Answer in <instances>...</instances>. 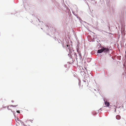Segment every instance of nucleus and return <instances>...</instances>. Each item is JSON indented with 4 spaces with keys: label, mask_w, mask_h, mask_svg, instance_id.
I'll return each instance as SVG.
<instances>
[{
    "label": "nucleus",
    "mask_w": 126,
    "mask_h": 126,
    "mask_svg": "<svg viewBox=\"0 0 126 126\" xmlns=\"http://www.w3.org/2000/svg\"><path fill=\"white\" fill-rule=\"evenodd\" d=\"M103 52H104L107 53L108 52L109 50V49L108 48H105L103 47Z\"/></svg>",
    "instance_id": "f257e3e1"
},
{
    "label": "nucleus",
    "mask_w": 126,
    "mask_h": 126,
    "mask_svg": "<svg viewBox=\"0 0 126 126\" xmlns=\"http://www.w3.org/2000/svg\"><path fill=\"white\" fill-rule=\"evenodd\" d=\"M104 103L105 105L107 107H108L109 106L110 104L109 102L105 101V100H104Z\"/></svg>",
    "instance_id": "f03ea898"
},
{
    "label": "nucleus",
    "mask_w": 126,
    "mask_h": 126,
    "mask_svg": "<svg viewBox=\"0 0 126 126\" xmlns=\"http://www.w3.org/2000/svg\"><path fill=\"white\" fill-rule=\"evenodd\" d=\"M103 51V47L102 48V49H99L97 51V53H102Z\"/></svg>",
    "instance_id": "7ed1b4c3"
},
{
    "label": "nucleus",
    "mask_w": 126,
    "mask_h": 126,
    "mask_svg": "<svg viewBox=\"0 0 126 126\" xmlns=\"http://www.w3.org/2000/svg\"><path fill=\"white\" fill-rule=\"evenodd\" d=\"M116 118L117 119L119 120L121 119V116L119 115H116Z\"/></svg>",
    "instance_id": "20e7f679"
},
{
    "label": "nucleus",
    "mask_w": 126,
    "mask_h": 126,
    "mask_svg": "<svg viewBox=\"0 0 126 126\" xmlns=\"http://www.w3.org/2000/svg\"><path fill=\"white\" fill-rule=\"evenodd\" d=\"M98 112H99V110H98L97 111V112H96L95 111L93 112H92V114L94 115H96V114H97V113H98Z\"/></svg>",
    "instance_id": "39448f33"
},
{
    "label": "nucleus",
    "mask_w": 126,
    "mask_h": 126,
    "mask_svg": "<svg viewBox=\"0 0 126 126\" xmlns=\"http://www.w3.org/2000/svg\"><path fill=\"white\" fill-rule=\"evenodd\" d=\"M87 79H85V80H84V79H82V81H83L84 82H87V83L88 84V85H87V86H88V81L87 80Z\"/></svg>",
    "instance_id": "423d86ee"
},
{
    "label": "nucleus",
    "mask_w": 126,
    "mask_h": 126,
    "mask_svg": "<svg viewBox=\"0 0 126 126\" xmlns=\"http://www.w3.org/2000/svg\"><path fill=\"white\" fill-rule=\"evenodd\" d=\"M79 80V87H80V86L81 84V81L80 79H78Z\"/></svg>",
    "instance_id": "0eeeda50"
},
{
    "label": "nucleus",
    "mask_w": 126,
    "mask_h": 126,
    "mask_svg": "<svg viewBox=\"0 0 126 126\" xmlns=\"http://www.w3.org/2000/svg\"><path fill=\"white\" fill-rule=\"evenodd\" d=\"M78 53L79 54V57L80 58H81L82 57L81 55V53L80 52H78Z\"/></svg>",
    "instance_id": "6e6552de"
},
{
    "label": "nucleus",
    "mask_w": 126,
    "mask_h": 126,
    "mask_svg": "<svg viewBox=\"0 0 126 126\" xmlns=\"http://www.w3.org/2000/svg\"><path fill=\"white\" fill-rule=\"evenodd\" d=\"M11 106H12V107H15L18 106V105H11Z\"/></svg>",
    "instance_id": "1a4fd4ad"
},
{
    "label": "nucleus",
    "mask_w": 126,
    "mask_h": 126,
    "mask_svg": "<svg viewBox=\"0 0 126 126\" xmlns=\"http://www.w3.org/2000/svg\"><path fill=\"white\" fill-rule=\"evenodd\" d=\"M69 47H70V46H69L68 45H67V48L69 50H70V48H69Z\"/></svg>",
    "instance_id": "9d476101"
},
{
    "label": "nucleus",
    "mask_w": 126,
    "mask_h": 126,
    "mask_svg": "<svg viewBox=\"0 0 126 126\" xmlns=\"http://www.w3.org/2000/svg\"><path fill=\"white\" fill-rule=\"evenodd\" d=\"M74 55L76 56V60H77L78 58H77L76 57L77 54H76V53H75L74 54Z\"/></svg>",
    "instance_id": "9b49d317"
},
{
    "label": "nucleus",
    "mask_w": 126,
    "mask_h": 126,
    "mask_svg": "<svg viewBox=\"0 0 126 126\" xmlns=\"http://www.w3.org/2000/svg\"><path fill=\"white\" fill-rule=\"evenodd\" d=\"M16 112L17 113H20V110H16Z\"/></svg>",
    "instance_id": "f8f14e48"
},
{
    "label": "nucleus",
    "mask_w": 126,
    "mask_h": 126,
    "mask_svg": "<svg viewBox=\"0 0 126 126\" xmlns=\"http://www.w3.org/2000/svg\"><path fill=\"white\" fill-rule=\"evenodd\" d=\"M13 114L14 115V116L15 117V113L16 112L14 111H13Z\"/></svg>",
    "instance_id": "ddd939ff"
},
{
    "label": "nucleus",
    "mask_w": 126,
    "mask_h": 126,
    "mask_svg": "<svg viewBox=\"0 0 126 126\" xmlns=\"http://www.w3.org/2000/svg\"><path fill=\"white\" fill-rule=\"evenodd\" d=\"M17 120L18 121H21V120H19V118H17Z\"/></svg>",
    "instance_id": "4468645a"
},
{
    "label": "nucleus",
    "mask_w": 126,
    "mask_h": 126,
    "mask_svg": "<svg viewBox=\"0 0 126 126\" xmlns=\"http://www.w3.org/2000/svg\"><path fill=\"white\" fill-rule=\"evenodd\" d=\"M121 107V106H119V107H118L117 106V108H120Z\"/></svg>",
    "instance_id": "2eb2a0df"
},
{
    "label": "nucleus",
    "mask_w": 126,
    "mask_h": 126,
    "mask_svg": "<svg viewBox=\"0 0 126 126\" xmlns=\"http://www.w3.org/2000/svg\"><path fill=\"white\" fill-rule=\"evenodd\" d=\"M11 102H14V100H12Z\"/></svg>",
    "instance_id": "dca6fc26"
},
{
    "label": "nucleus",
    "mask_w": 126,
    "mask_h": 126,
    "mask_svg": "<svg viewBox=\"0 0 126 126\" xmlns=\"http://www.w3.org/2000/svg\"><path fill=\"white\" fill-rule=\"evenodd\" d=\"M8 110H11V109H9V108H8Z\"/></svg>",
    "instance_id": "f3484780"
},
{
    "label": "nucleus",
    "mask_w": 126,
    "mask_h": 126,
    "mask_svg": "<svg viewBox=\"0 0 126 126\" xmlns=\"http://www.w3.org/2000/svg\"><path fill=\"white\" fill-rule=\"evenodd\" d=\"M114 112H116V109H115V110H114Z\"/></svg>",
    "instance_id": "a211bd4d"
},
{
    "label": "nucleus",
    "mask_w": 126,
    "mask_h": 126,
    "mask_svg": "<svg viewBox=\"0 0 126 126\" xmlns=\"http://www.w3.org/2000/svg\"><path fill=\"white\" fill-rule=\"evenodd\" d=\"M79 49H77V52H78H78H79Z\"/></svg>",
    "instance_id": "6ab92c4d"
},
{
    "label": "nucleus",
    "mask_w": 126,
    "mask_h": 126,
    "mask_svg": "<svg viewBox=\"0 0 126 126\" xmlns=\"http://www.w3.org/2000/svg\"><path fill=\"white\" fill-rule=\"evenodd\" d=\"M6 107H4H4H3V108H6Z\"/></svg>",
    "instance_id": "aec40b11"
},
{
    "label": "nucleus",
    "mask_w": 126,
    "mask_h": 126,
    "mask_svg": "<svg viewBox=\"0 0 126 126\" xmlns=\"http://www.w3.org/2000/svg\"><path fill=\"white\" fill-rule=\"evenodd\" d=\"M101 109L102 108H100L99 109V110H101Z\"/></svg>",
    "instance_id": "412c9836"
},
{
    "label": "nucleus",
    "mask_w": 126,
    "mask_h": 126,
    "mask_svg": "<svg viewBox=\"0 0 126 126\" xmlns=\"http://www.w3.org/2000/svg\"><path fill=\"white\" fill-rule=\"evenodd\" d=\"M9 106H7V109H8V108H9Z\"/></svg>",
    "instance_id": "4be33fe9"
},
{
    "label": "nucleus",
    "mask_w": 126,
    "mask_h": 126,
    "mask_svg": "<svg viewBox=\"0 0 126 126\" xmlns=\"http://www.w3.org/2000/svg\"><path fill=\"white\" fill-rule=\"evenodd\" d=\"M123 105L122 106V108H124V107H123Z\"/></svg>",
    "instance_id": "5701e85b"
},
{
    "label": "nucleus",
    "mask_w": 126,
    "mask_h": 126,
    "mask_svg": "<svg viewBox=\"0 0 126 126\" xmlns=\"http://www.w3.org/2000/svg\"><path fill=\"white\" fill-rule=\"evenodd\" d=\"M11 112H13V111L11 109V110H10Z\"/></svg>",
    "instance_id": "b1692460"
},
{
    "label": "nucleus",
    "mask_w": 126,
    "mask_h": 126,
    "mask_svg": "<svg viewBox=\"0 0 126 126\" xmlns=\"http://www.w3.org/2000/svg\"><path fill=\"white\" fill-rule=\"evenodd\" d=\"M9 106H10V107H12V106H11V105H9Z\"/></svg>",
    "instance_id": "393cba45"
},
{
    "label": "nucleus",
    "mask_w": 126,
    "mask_h": 126,
    "mask_svg": "<svg viewBox=\"0 0 126 126\" xmlns=\"http://www.w3.org/2000/svg\"><path fill=\"white\" fill-rule=\"evenodd\" d=\"M94 90L95 91H96V90L95 89H94Z\"/></svg>",
    "instance_id": "a878e982"
},
{
    "label": "nucleus",
    "mask_w": 126,
    "mask_h": 126,
    "mask_svg": "<svg viewBox=\"0 0 126 126\" xmlns=\"http://www.w3.org/2000/svg\"><path fill=\"white\" fill-rule=\"evenodd\" d=\"M23 125L25 126V124H23Z\"/></svg>",
    "instance_id": "bb28decb"
},
{
    "label": "nucleus",
    "mask_w": 126,
    "mask_h": 126,
    "mask_svg": "<svg viewBox=\"0 0 126 126\" xmlns=\"http://www.w3.org/2000/svg\"><path fill=\"white\" fill-rule=\"evenodd\" d=\"M77 56H76V57H77Z\"/></svg>",
    "instance_id": "cd10ccee"
}]
</instances>
